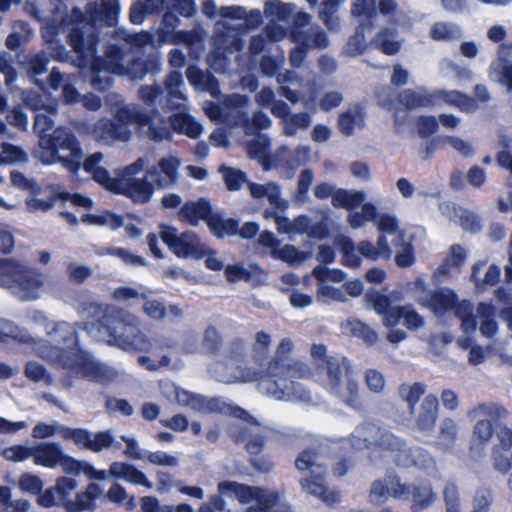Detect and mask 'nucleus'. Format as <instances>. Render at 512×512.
I'll list each match as a JSON object with an SVG mask.
<instances>
[{
  "mask_svg": "<svg viewBox=\"0 0 512 512\" xmlns=\"http://www.w3.org/2000/svg\"><path fill=\"white\" fill-rule=\"evenodd\" d=\"M205 252L203 253V257L205 258V266L213 271H220L225 267V261L218 254L217 251L205 245Z\"/></svg>",
  "mask_w": 512,
  "mask_h": 512,
  "instance_id": "nucleus-59",
  "label": "nucleus"
},
{
  "mask_svg": "<svg viewBox=\"0 0 512 512\" xmlns=\"http://www.w3.org/2000/svg\"><path fill=\"white\" fill-rule=\"evenodd\" d=\"M485 266V263H478L473 266L472 279L475 282V287L478 292L486 290L488 287L493 286L497 283L500 276V269L491 265L485 273L483 279L478 277L479 271Z\"/></svg>",
  "mask_w": 512,
  "mask_h": 512,
  "instance_id": "nucleus-36",
  "label": "nucleus"
},
{
  "mask_svg": "<svg viewBox=\"0 0 512 512\" xmlns=\"http://www.w3.org/2000/svg\"><path fill=\"white\" fill-rule=\"evenodd\" d=\"M83 222L89 225L107 226L110 229H117L124 225L123 218L109 211L98 214H87L82 216Z\"/></svg>",
  "mask_w": 512,
  "mask_h": 512,
  "instance_id": "nucleus-37",
  "label": "nucleus"
},
{
  "mask_svg": "<svg viewBox=\"0 0 512 512\" xmlns=\"http://www.w3.org/2000/svg\"><path fill=\"white\" fill-rule=\"evenodd\" d=\"M377 216V208L372 203L363 204L360 212L350 213L348 222L352 228H360L365 223L373 221Z\"/></svg>",
  "mask_w": 512,
  "mask_h": 512,
  "instance_id": "nucleus-43",
  "label": "nucleus"
},
{
  "mask_svg": "<svg viewBox=\"0 0 512 512\" xmlns=\"http://www.w3.org/2000/svg\"><path fill=\"white\" fill-rule=\"evenodd\" d=\"M116 118L119 122L117 125H114L109 120L99 121L92 130L94 138L106 144H111L115 141H127L130 137L128 124L132 122H135L143 130V133L156 140L165 139L170 134L169 128L157 126L158 120L156 117L151 118L139 113L134 105L120 108L116 113Z\"/></svg>",
  "mask_w": 512,
  "mask_h": 512,
  "instance_id": "nucleus-5",
  "label": "nucleus"
},
{
  "mask_svg": "<svg viewBox=\"0 0 512 512\" xmlns=\"http://www.w3.org/2000/svg\"><path fill=\"white\" fill-rule=\"evenodd\" d=\"M459 34V29L451 24L437 23L431 29V36L435 40H450Z\"/></svg>",
  "mask_w": 512,
  "mask_h": 512,
  "instance_id": "nucleus-55",
  "label": "nucleus"
},
{
  "mask_svg": "<svg viewBox=\"0 0 512 512\" xmlns=\"http://www.w3.org/2000/svg\"><path fill=\"white\" fill-rule=\"evenodd\" d=\"M338 246L341 248L343 253V263L349 267H357L360 265L361 257L358 246L355 247L353 243L345 238L340 237L337 241Z\"/></svg>",
  "mask_w": 512,
  "mask_h": 512,
  "instance_id": "nucleus-45",
  "label": "nucleus"
},
{
  "mask_svg": "<svg viewBox=\"0 0 512 512\" xmlns=\"http://www.w3.org/2000/svg\"><path fill=\"white\" fill-rule=\"evenodd\" d=\"M86 463L87 462L77 461L63 452L59 459L58 466H60L65 473L79 475L81 473L84 474V466H86Z\"/></svg>",
  "mask_w": 512,
  "mask_h": 512,
  "instance_id": "nucleus-56",
  "label": "nucleus"
},
{
  "mask_svg": "<svg viewBox=\"0 0 512 512\" xmlns=\"http://www.w3.org/2000/svg\"><path fill=\"white\" fill-rule=\"evenodd\" d=\"M210 232L218 237L231 236L237 233L238 223L231 218H225L220 213H213L207 218Z\"/></svg>",
  "mask_w": 512,
  "mask_h": 512,
  "instance_id": "nucleus-32",
  "label": "nucleus"
},
{
  "mask_svg": "<svg viewBox=\"0 0 512 512\" xmlns=\"http://www.w3.org/2000/svg\"><path fill=\"white\" fill-rule=\"evenodd\" d=\"M63 453L61 446L57 443H43L33 446V460L36 465L47 468H55Z\"/></svg>",
  "mask_w": 512,
  "mask_h": 512,
  "instance_id": "nucleus-29",
  "label": "nucleus"
},
{
  "mask_svg": "<svg viewBox=\"0 0 512 512\" xmlns=\"http://www.w3.org/2000/svg\"><path fill=\"white\" fill-rule=\"evenodd\" d=\"M293 343L289 339H283L276 352V357L267 368L266 375L260 380V388L263 392L278 400L308 401L306 393L296 392V387L291 378L304 377L309 373L301 363H287L286 356L292 351Z\"/></svg>",
  "mask_w": 512,
  "mask_h": 512,
  "instance_id": "nucleus-3",
  "label": "nucleus"
},
{
  "mask_svg": "<svg viewBox=\"0 0 512 512\" xmlns=\"http://www.w3.org/2000/svg\"><path fill=\"white\" fill-rule=\"evenodd\" d=\"M220 172L227 188L231 191L240 189L246 181L244 173L239 170L222 166Z\"/></svg>",
  "mask_w": 512,
  "mask_h": 512,
  "instance_id": "nucleus-49",
  "label": "nucleus"
},
{
  "mask_svg": "<svg viewBox=\"0 0 512 512\" xmlns=\"http://www.w3.org/2000/svg\"><path fill=\"white\" fill-rule=\"evenodd\" d=\"M215 377L225 383L249 382L258 379V373L246 368L237 360H231L228 364L218 365L215 369Z\"/></svg>",
  "mask_w": 512,
  "mask_h": 512,
  "instance_id": "nucleus-20",
  "label": "nucleus"
},
{
  "mask_svg": "<svg viewBox=\"0 0 512 512\" xmlns=\"http://www.w3.org/2000/svg\"><path fill=\"white\" fill-rule=\"evenodd\" d=\"M1 455L8 461L23 462L33 455V447L26 445H12L1 451Z\"/></svg>",
  "mask_w": 512,
  "mask_h": 512,
  "instance_id": "nucleus-48",
  "label": "nucleus"
},
{
  "mask_svg": "<svg viewBox=\"0 0 512 512\" xmlns=\"http://www.w3.org/2000/svg\"><path fill=\"white\" fill-rule=\"evenodd\" d=\"M390 497L398 500H409L412 490L411 487L400 482L397 478H388Z\"/></svg>",
  "mask_w": 512,
  "mask_h": 512,
  "instance_id": "nucleus-57",
  "label": "nucleus"
},
{
  "mask_svg": "<svg viewBox=\"0 0 512 512\" xmlns=\"http://www.w3.org/2000/svg\"><path fill=\"white\" fill-rule=\"evenodd\" d=\"M499 445L494 451L495 468L505 473L512 466V430L503 428L499 431Z\"/></svg>",
  "mask_w": 512,
  "mask_h": 512,
  "instance_id": "nucleus-25",
  "label": "nucleus"
},
{
  "mask_svg": "<svg viewBox=\"0 0 512 512\" xmlns=\"http://www.w3.org/2000/svg\"><path fill=\"white\" fill-rule=\"evenodd\" d=\"M284 134L294 136L299 130L307 129L311 124V117L306 113L289 115L282 120Z\"/></svg>",
  "mask_w": 512,
  "mask_h": 512,
  "instance_id": "nucleus-41",
  "label": "nucleus"
},
{
  "mask_svg": "<svg viewBox=\"0 0 512 512\" xmlns=\"http://www.w3.org/2000/svg\"><path fill=\"white\" fill-rule=\"evenodd\" d=\"M365 198L362 191L338 189L333 194V205L337 208L352 210L362 204Z\"/></svg>",
  "mask_w": 512,
  "mask_h": 512,
  "instance_id": "nucleus-35",
  "label": "nucleus"
},
{
  "mask_svg": "<svg viewBox=\"0 0 512 512\" xmlns=\"http://www.w3.org/2000/svg\"><path fill=\"white\" fill-rule=\"evenodd\" d=\"M211 214L213 213L210 202L205 199H198L186 202L179 209L178 218L190 226H197L202 220L207 222V218Z\"/></svg>",
  "mask_w": 512,
  "mask_h": 512,
  "instance_id": "nucleus-22",
  "label": "nucleus"
},
{
  "mask_svg": "<svg viewBox=\"0 0 512 512\" xmlns=\"http://www.w3.org/2000/svg\"><path fill=\"white\" fill-rule=\"evenodd\" d=\"M412 510L418 512L429 507L435 500V494L429 486H419L413 489Z\"/></svg>",
  "mask_w": 512,
  "mask_h": 512,
  "instance_id": "nucleus-42",
  "label": "nucleus"
},
{
  "mask_svg": "<svg viewBox=\"0 0 512 512\" xmlns=\"http://www.w3.org/2000/svg\"><path fill=\"white\" fill-rule=\"evenodd\" d=\"M467 258V250L461 245H453L447 252L446 258L443 263L435 269L432 278L437 282L443 281L447 276L462 266Z\"/></svg>",
  "mask_w": 512,
  "mask_h": 512,
  "instance_id": "nucleus-24",
  "label": "nucleus"
},
{
  "mask_svg": "<svg viewBox=\"0 0 512 512\" xmlns=\"http://www.w3.org/2000/svg\"><path fill=\"white\" fill-rule=\"evenodd\" d=\"M118 8L117 0L100 1L89 9L86 16H82L78 10H74L73 17L79 22L80 18H83L85 21L105 22L107 25H112L118 14Z\"/></svg>",
  "mask_w": 512,
  "mask_h": 512,
  "instance_id": "nucleus-21",
  "label": "nucleus"
},
{
  "mask_svg": "<svg viewBox=\"0 0 512 512\" xmlns=\"http://www.w3.org/2000/svg\"><path fill=\"white\" fill-rule=\"evenodd\" d=\"M425 392V386L421 383L404 384L400 387L401 397L410 405L416 403Z\"/></svg>",
  "mask_w": 512,
  "mask_h": 512,
  "instance_id": "nucleus-53",
  "label": "nucleus"
},
{
  "mask_svg": "<svg viewBox=\"0 0 512 512\" xmlns=\"http://www.w3.org/2000/svg\"><path fill=\"white\" fill-rule=\"evenodd\" d=\"M51 124L49 116L43 113L36 115L35 128L40 133L37 157L44 164L61 163L68 170L77 171L82 159V151L75 137L64 128H57L49 133Z\"/></svg>",
  "mask_w": 512,
  "mask_h": 512,
  "instance_id": "nucleus-2",
  "label": "nucleus"
},
{
  "mask_svg": "<svg viewBox=\"0 0 512 512\" xmlns=\"http://www.w3.org/2000/svg\"><path fill=\"white\" fill-rule=\"evenodd\" d=\"M89 436L90 433L84 429H73L64 426L63 429L60 430L61 438H63L64 440H71L77 446L87 449L89 444Z\"/></svg>",
  "mask_w": 512,
  "mask_h": 512,
  "instance_id": "nucleus-51",
  "label": "nucleus"
},
{
  "mask_svg": "<svg viewBox=\"0 0 512 512\" xmlns=\"http://www.w3.org/2000/svg\"><path fill=\"white\" fill-rule=\"evenodd\" d=\"M440 210L442 214L450 220L459 221L465 230L476 231L480 226V221L474 214L456 206L453 203H441Z\"/></svg>",
  "mask_w": 512,
  "mask_h": 512,
  "instance_id": "nucleus-28",
  "label": "nucleus"
},
{
  "mask_svg": "<svg viewBox=\"0 0 512 512\" xmlns=\"http://www.w3.org/2000/svg\"><path fill=\"white\" fill-rule=\"evenodd\" d=\"M160 387L165 397L168 399L174 398L182 406H187L201 412L229 413L234 417L246 419L247 413L244 410L232 407L219 399H204L199 395L192 394L175 386V384L169 381L161 382Z\"/></svg>",
  "mask_w": 512,
  "mask_h": 512,
  "instance_id": "nucleus-11",
  "label": "nucleus"
},
{
  "mask_svg": "<svg viewBox=\"0 0 512 512\" xmlns=\"http://www.w3.org/2000/svg\"><path fill=\"white\" fill-rule=\"evenodd\" d=\"M69 40L76 52L86 58H92L94 54V47L91 40H83L81 38L78 28H73L69 33Z\"/></svg>",
  "mask_w": 512,
  "mask_h": 512,
  "instance_id": "nucleus-47",
  "label": "nucleus"
},
{
  "mask_svg": "<svg viewBox=\"0 0 512 512\" xmlns=\"http://www.w3.org/2000/svg\"><path fill=\"white\" fill-rule=\"evenodd\" d=\"M358 250L361 255L370 258H385L388 259L391 256L390 247L383 236H381L377 242V246L363 241L358 245Z\"/></svg>",
  "mask_w": 512,
  "mask_h": 512,
  "instance_id": "nucleus-39",
  "label": "nucleus"
},
{
  "mask_svg": "<svg viewBox=\"0 0 512 512\" xmlns=\"http://www.w3.org/2000/svg\"><path fill=\"white\" fill-rule=\"evenodd\" d=\"M113 437L108 432H100L89 436L88 449L98 452L111 445Z\"/></svg>",
  "mask_w": 512,
  "mask_h": 512,
  "instance_id": "nucleus-60",
  "label": "nucleus"
},
{
  "mask_svg": "<svg viewBox=\"0 0 512 512\" xmlns=\"http://www.w3.org/2000/svg\"><path fill=\"white\" fill-rule=\"evenodd\" d=\"M249 192L252 197L256 199L266 198L270 205L274 207L275 211H264L266 219L273 218L277 224V230L281 234L295 235L293 221L281 215L288 207V202L281 198L280 188L276 183L256 184L251 183L248 185Z\"/></svg>",
  "mask_w": 512,
  "mask_h": 512,
  "instance_id": "nucleus-12",
  "label": "nucleus"
},
{
  "mask_svg": "<svg viewBox=\"0 0 512 512\" xmlns=\"http://www.w3.org/2000/svg\"><path fill=\"white\" fill-rule=\"evenodd\" d=\"M170 125L173 131L183 133L190 138H197L203 132L201 125L193 117L185 114L174 115Z\"/></svg>",
  "mask_w": 512,
  "mask_h": 512,
  "instance_id": "nucleus-34",
  "label": "nucleus"
},
{
  "mask_svg": "<svg viewBox=\"0 0 512 512\" xmlns=\"http://www.w3.org/2000/svg\"><path fill=\"white\" fill-rule=\"evenodd\" d=\"M312 275L317 279V300L322 303L332 301H345V294L332 285L344 280L345 274L340 270H328L326 267L318 266L313 270Z\"/></svg>",
  "mask_w": 512,
  "mask_h": 512,
  "instance_id": "nucleus-17",
  "label": "nucleus"
},
{
  "mask_svg": "<svg viewBox=\"0 0 512 512\" xmlns=\"http://www.w3.org/2000/svg\"><path fill=\"white\" fill-rule=\"evenodd\" d=\"M311 356L320 369L316 380L338 394L348 405L356 407L358 385L350 373L348 364L337 357H327L326 348L320 344L312 346Z\"/></svg>",
  "mask_w": 512,
  "mask_h": 512,
  "instance_id": "nucleus-6",
  "label": "nucleus"
},
{
  "mask_svg": "<svg viewBox=\"0 0 512 512\" xmlns=\"http://www.w3.org/2000/svg\"><path fill=\"white\" fill-rule=\"evenodd\" d=\"M181 165L180 159L174 155L159 158L153 166H150L149 157L137 158L128 164L125 171L128 177L126 197L136 204L148 203L156 190L177 184Z\"/></svg>",
  "mask_w": 512,
  "mask_h": 512,
  "instance_id": "nucleus-1",
  "label": "nucleus"
},
{
  "mask_svg": "<svg viewBox=\"0 0 512 512\" xmlns=\"http://www.w3.org/2000/svg\"><path fill=\"white\" fill-rule=\"evenodd\" d=\"M416 300L420 305L428 307L434 314L440 316L454 307L456 295L450 289H441L431 293L429 297L416 295Z\"/></svg>",
  "mask_w": 512,
  "mask_h": 512,
  "instance_id": "nucleus-23",
  "label": "nucleus"
},
{
  "mask_svg": "<svg viewBox=\"0 0 512 512\" xmlns=\"http://www.w3.org/2000/svg\"><path fill=\"white\" fill-rule=\"evenodd\" d=\"M385 441L381 445L391 451L392 457L398 465L403 467L417 466L419 468H429L433 465V459L430 455L419 448L406 447L393 435H386Z\"/></svg>",
  "mask_w": 512,
  "mask_h": 512,
  "instance_id": "nucleus-16",
  "label": "nucleus"
},
{
  "mask_svg": "<svg viewBox=\"0 0 512 512\" xmlns=\"http://www.w3.org/2000/svg\"><path fill=\"white\" fill-rule=\"evenodd\" d=\"M400 298L393 292L391 296L378 295L371 300L374 311L389 329L387 339L391 343H398L406 337L404 331L395 329L399 323L402 322L408 329H417L424 324L423 318L411 306H393V300Z\"/></svg>",
  "mask_w": 512,
  "mask_h": 512,
  "instance_id": "nucleus-8",
  "label": "nucleus"
},
{
  "mask_svg": "<svg viewBox=\"0 0 512 512\" xmlns=\"http://www.w3.org/2000/svg\"><path fill=\"white\" fill-rule=\"evenodd\" d=\"M272 257L282 260L290 265H299L308 257V254L306 252L299 251L294 246L284 245L279 246L278 249H274Z\"/></svg>",
  "mask_w": 512,
  "mask_h": 512,
  "instance_id": "nucleus-40",
  "label": "nucleus"
},
{
  "mask_svg": "<svg viewBox=\"0 0 512 512\" xmlns=\"http://www.w3.org/2000/svg\"><path fill=\"white\" fill-rule=\"evenodd\" d=\"M364 117L361 109L358 107L351 108L342 113L339 117V128L342 133L350 135L354 129L363 125Z\"/></svg>",
  "mask_w": 512,
  "mask_h": 512,
  "instance_id": "nucleus-38",
  "label": "nucleus"
},
{
  "mask_svg": "<svg viewBox=\"0 0 512 512\" xmlns=\"http://www.w3.org/2000/svg\"><path fill=\"white\" fill-rule=\"evenodd\" d=\"M376 44L388 55H393L400 49V42L396 40V37L392 32H384L378 35Z\"/></svg>",
  "mask_w": 512,
  "mask_h": 512,
  "instance_id": "nucleus-52",
  "label": "nucleus"
},
{
  "mask_svg": "<svg viewBox=\"0 0 512 512\" xmlns=\"http://www.w3.org/2000/svg\"><path fill=\"white\" fill-rule=\"evenodd\" d=\"M365 382L367 387L375 393L381 392L385 387V378L383 374L374 369L366 372Z\"/></svg>",
  "mask_w": 512,
  "mask_h": 512,
  "instance_id": "nucleus-61",
  "label": "nucleus"
},
{
  "mask_svg": "<svg viewBox=\"0 0 512 512\" xmlns=\"http://www.w3.org/2000/svg\"><path fill=\"white\" fill-rule=\"evenodd\" d=\"M456 313L461 320L462 335L457 342L460 347L470 349L469 361L477 365L484 360V351L481 347L473 345L472 335L475 334L476 327L482 335L490 337L497 331V323L494 319V309L487 304H480L474 312L471 305L463 301L456 307Z\"/></svg>",
  "mask_w": 512,
  "mask_h": 512,
  "instance_id": "nucleus-7",
  "label": "nucleus"
},
{
  "mask_svg": "<svg viewBox=\"0 0 512 512\" xmlns=\"http://www.w3.org/2000/svg\"><path fill=\"white\" fill-rule=\"evenodd\" d=\"M160 237L169 250L179 258L201 259L205 243L191 231L179 233L175 227L160 226Z\"/></svg>",
  "mask_w": 512,
  "mask_h": 512,
  "instance_id": "nucleus-13",
  "label": "nucleus"
},
{
  "mask_svg": "<svg viewBox=\"0 0 512 512\" xmlns=\"http://www.w3.org/2000/svg\"><path fill=\"white\" fill-rule=\"evenodd\" d=\"M102 492L101 487L95 483L87 485L84 491L76 494V498L73 502L67 503V511L82 512L84 510L94 509L93 502L102 495Z\"/></svg>",
  "mask_w": 512,
  "mask_h": 512,
  "instance_id": "nucleus-31",
  "label": "nucleus"
},
{
  "mask_svg": "<svg viewBox=\"0 0 512 512\" xmlns=\"http://www.w3.org/2000/svg\"><path fill=\"white\" fill-rule=\"evenodd\" d=\"M181 485L180 482H177L171 475L159 472L157 474V486L156 489L161 494H166L171 491L173 488H178Z\"/></svg>",
  "mask_w": 512,
  "mask_h": 512,
  "instance_id": "nucleus-64",
  "label": "nucleus"
},
{
  "mask_svg": "<svg viewBox=\"0 0 512 512\" xmlns=\"http://www.w3.org/2000/svg\"><path fill=\"white\" fill-rule=\"evenodd\" d=\"M147 459L154 465L174 467L178 465V458L163 451L149 453Z\"/></svg>",
  "mask_w": 512,
  "mask_h": 512,
  "instance_id": "nucleus-63",
  "label": "nucleus"
},
{
  "mask_svg": "<svg viewBox=\"0 0 512 512\" xmlns=\"http://www.w3.org/2000/svg\"><path fill=\"white\" fill-rule=\"evenodd\" d=\"M438 402L434 396H427L418 413H417V425L420 430L429 431L435 421L437 413Z\"/></svg>",
  "mask_w": 512,
  "mask_h": 512,
  "instance_id": "nucleus-33",
  "label": "nucleus"
},
{
  "mask_svg": "<svg viewBox=\"0 0 512 512\" xmlns=\"http://www.w3.org/2000/svg\"><path fill=\"white\" fill-rule=\"evenodd\" d=\"M25 160V154L17 147L3 144L0 147V165Z\"/></svg>",
  "mask_w": 512,
  "mask_h": 512,
  "instance_id": "nucleus-54",
  "label": "nucleus"
},
{
  "mask_svg": "<svg viewBox=\"0 0 512 512\" xmlns=\"http://www.w3.org/2000/svg\"><path fill=\"white\" fill-rule=\"evenodd\" d=\"M390 498L388 479L378 480L372 483L369 499L374 504H384Z\"/></svg>",
  "mask_w": 512,
  "mask_h": 512,
  "instance_id": "nucleus-50",
  "label": "nucleus"
},
{
  "mask_svg": "<svg viewBox=\"0 0 512 512\" xmlns=\"http://www.w3.org/2000/svg\"><path fill=\"white\" fill-rule=\"evenodd\" d=\"M17 486L23 493L39 496L44 482L38 475L26 472L19 477Z\"/></svg>",
  "mask_w": 512,
  "mask_h": 512,
  "instance_id": "nucleus-44",
  "label": "nucleus"
},
{
  "mask_svg": "<svg viewBox=\"0 0 512 512\" xmlns=\"http://www.w3.org/2000/svg\"><path fill=\"white\" fill-rule=\"evenodd\" d=\"M490 77L512 92V51L501 50L500 56L491 65Z\"/></svg>",
  "mask_w": 512,
  "mask_h": 512,
  "instance_id": "nucleus-26",
  "label": "nucleus"
},
{
  "mask_svg": "<svg viewBox=\"0 0 512 512\" xmlns=\"http://www.w3.org/2000/svg\"><path fill=\"white\" fill-rule=\"evenodd\" d=\"M318 456L311 451H304L296 460V467L300 471H311L316 474L317 479L309 481L304 479L301 482L302 487L310 494L320 498L327 505H333L340 501V494L336 491L327 489L318 476L322 473V467L317 462Z\"/></svg>",
  "mask_w": 512,
  "mask_h": 512,
  "instance_id": "nucleus-15",
  "label": "nucleus"
},
{
  "mask_svg": "<svg viewBox=\"0 0 512 512\" xmlns=\"http://www.w3.org/2000/svg\"><path fill=\"white\" fill-rule=\"evenodd\" d=\"M63 425L59 423L45 424L38 423L32 431V436L36 439H44L53 435L60 436V430L63 429Z\"/></svg>",
  "mask_w": 512,
  "mask_h": 512,
  "instance_id": "nucleus-58",
  "label": "nucleus"
},
{
  "mask_svg": "<svg viewBox=\"0 0 512 512\" xmlns=\"http://www.w3.org/2000/svg\"><path fill=\"white\" fill-rule=\"evenodd\" d=\"M109 472L111 476L122 479L133 485L144 486L148 489L152 488V483L145 474L132 465L123 462H114L110 465Z\"/></svg>",
  "mask_w": 512,
  "mask_h": 512,
  "instance_id": "nucleus-27",
  "label": "nucleus"
},
{
  "mask_svg": "<svg viewBox=\"0 0 512 512\" xmlns=\"http://www.w3.org/2000/svg\"><path fill=\"white\" fill-rule=\"evenodd\" d=\"M76 488V480L69 477H60L53 487L46 489L39 495L37 503L45 508L61 505L67 510V503L73 502L70 497Z\"/></svg>",
  "mask_w": 512,
  "mask_h": 512,
  "instance_id": "nucleus-19",
  "label": "nucleus"
},
{
  "mask_svg": "<svg viewBox=\"0 0 512 512\" xmlns=\"http://www.w3.org/2000/svg\"><path fill=\"white\" fill-rule=\"evenodd\" d=\"M492 436V426L489 421H479L474 429L473 445H479L486 442Z\"/></svg>",
  "mask_w": 512,
  "mask_h": 512,
  "instance_id": "nucleus-62",
  "label": "nucleus"
},
{
  "mask_svg": "<svg viewBox=\"0 0 512 512\" xmlns=\"http://www.w3.org/2000/svg\"><path fill=\"white\" fill-rule=\"evenodd\" d=\"M104 156L102 153L97 152L89 156L84 161V170L91 174L94 181L99 183L110 192L123 195L126 197L127 181L126 169L128 164L118 167L114 170V176H111L109 171L102 165Z\"/></svg>",
  "mask_w": 512,
  "mask_h": 512,
  "instance_id": "nucleus-14",
  "label": "nucleus"
},
{
  "mask_svg": "<svg viewBox=\"0 0 512 512\" xmlns=\"http://www.w3.org/2000/svg\"><path fill=\"white\" fill-rule=\"evenodd\" d=\"M400 102L409 109L446 104L465 113H473L480 107L473 98L457 90H437L431 93L423 89L409 90L401 94Z\"/></svg>",
  "mask_w": 512,
  "mask_h": 512,
  "instance_id": "nucleus-10",
  "label": "nucleus"
},
{
  "mask_svg": "<svg viewBox=\"0 0 512 512\" xmlns=\"http://www.w3.org/2000/svg\"><path fill=\"white\" fill-rule=\"evenodd\" d=\"M0 270L3 272L1 284L17 297L22 300H36L40 297L44 286L41 273L12 260H0Z\"/></svg>",
  "mask_w": 512,
  "mask_h": 512,
  "instance_id": "nucleus-9",
  "label": "nucleus"
},
{
  "mask_svg": "<svg viewBox=\"0 0 512 512\" xmlns=\"http://www.w3.org/2000/svg\"><path fill=\"white\" fill-rule=\"evenodd\" d=\"M183 85V80L178 72H172L166 80V89L170 97L172 106H179L180 100H184L179 87Z\"/></svg>",
  "mask_w": 512,
  "mask_h": 512,
  "instance_id": "nucleus-46",
  "label": "nucleus"
},
{
  "mask_svg": "<svg viewBox=\"0 0 512 512\" xmlns=\"http://www.w3.org/2000/svg\"><path fill=\"white\" fill-rule=\"evenodd\" d=\"M225 274L230 282L240 280L261 282L266 277L264 270L257 264H249L248 266L240 264L228 265L225 268Z\"/></svg>",
  "mask_w": 512,
  "mask_h": 512,
  "instance_id": "nucleus-30",
  "label": "nucleus"
},
{
  "mask_svg": "<svg viewBox=\"0 0 512 512\" xmlns=\"http://www.w3.org/2000/svg\"><path fill=\"white\" fill-rule=\"evenodd\" d=\"M105 330L109 334V338L106 341L122 349L146 350L150 346V343L139 335L135 326L122 321L114 322L111 330L107 328Z\"/></svg>",
  "mask_w": 512,
  "mask_h": 512,
  "instance_id": "nucleus-18",
  "label": "nucleus"
},
{
  "mask_svg": "<svg viewBox=\"0 0 512 512\" xmlns=\"http://www.w3.org/2000/svg\"><path fill=\"white\" fill-rule=\"evenodd\" d=\"M49 342L54 347L48 349L45 344H42L37 348L42 357L59 361L67 367L79 369L83 376L91 379L100 380L102 378V365L76 347L74 330L71 325L64 322L57 324L49 333Z\"/></svg>",
  "mask_w": 512,
  "mask_h": 512,
  "instance_id": "nucleus-4",
  "label": "nucleus"
}]
</instances>
